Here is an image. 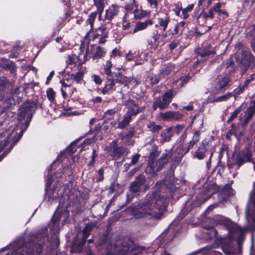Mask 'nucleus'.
Wrapping results in <instances>:
<instances>
[{"label": "nucleus", "mask_w": 255, "mask_h": 255, "mask_svg": "<svg viewBox=\"0 0 255 255\" xmlns=\"http://www.w3.org/2000/svg\"><path fill=\"white\" fill-rule=\"evenodd\" d=\"M60 220V219L58 218H57V216L56 215H54L53 217L52 222L53 223V227H52V230H54L55 231H57L59 227V223L58 221ZM57 231L55 232L54 233H56Z\"/></svg>", "instance_id": "nucleus-45"}, {"label": "nucleus", "mask_w": 255, "mask_h": 255, "mask_svg": "<svg viewBox=\"0 0 255 255\" xmlns=\"http://www.w3.org/2000/svg\"><path fill=\"white\" fill-rule=\"evenodd\" d=\"M107 23L102 24L96 30V32H100V34H103L107 33L106 32L107 27Z\"/></svg>", "instance_id": "nucleus-51"}, {"label": "nucleus", "mask_w": 255, "mask_h": 255, "mask_svg": "<svg viewBox=\"0 0 255 255\" xmlns=\"http://www.w3.org/2000/svg\"><path fill=\"white\" fill-rule=\"evenodd\" d=\"M133 13L135 19H141L144 16L143 11L140 9H135Z\"/></svg>", "instance_id": "nucleus-48"}, {"label": "nucleus", "mask_w": 255, "mask_h": 255, "mask_svg": "<svg viewBox=\"0 0 255 255\" xmlns=\"http://www.w3.org/2000/svg\"><path fill=\"white\" fill-rule=\"evenodd\" d=\"M201 132L199 131H195L192 137L191 140L189 142L187 152L189 151V150L193 148L194 145L199 141Z\"/></svg>", "instance_id": "nucleus-29"}, {"label": "nucleus", "mask_w": 255, "mask_h": 255, "mask_svg": "<svg viewBox=\"0 0 255 255\" xmlns=\"http://www.w3.org/2000/svg\"><path fill=\"white\" fill-rule=\"evenodd\" d=\"M166 198L153 192L152 196L132 208V214L137 219L148 218L159 220L163 217L167 206Z\"/></svg>", "instance_id": "nucleus-1"}, {"label": "nucleus", "mask_w": 255, "mask_h": 255, "mask_svg": "<svg viewBox=\"0 0 255 255\" xmlns=\"http://www.w3.org/2000/svg\"><path fill=\"white\" fill-rule=\"evenodd\" d=\"M84 74L85 71H78L76 74H72V78H73V80L75 81L77 84H79L83 79Z\"/></svg>", "instance_id": "nucleus-34"}, {"label": "nucleus", "mask_w": 255, "mask_h": 255, "mask_svg": "<svg viewBox=\"0 0 255 255\" xmlns=\"http://www.w3.org/2000/svg\"><path fill=\"white\" fill-rule=\"evenodd\" d=\"M159 152L157 150L153 151L149 156L148 164L145 168V172L151 176L155 175L156 173L161 170L167 164L168 159L172 156L170 151L163 153L161 156L157 158Z\"/></svg>", "instance_id": "nucleus-3"}, {"label": "nucleus", "mask_w": 255, "mask_h": 255, "mask_svg": "<svg viewBox=\"0 0 255 255\" xmlns=\"http://www.w3.org/2000/svg\"><path fill=\"white\" fill-rule=\"evenodd\" d=\"M145 248L139 247L130 239L114 246V249L107 255H138Z\"/></svg>", "instance_id": "nucleus-4"}, {"label": "nucleus", "mask_w": 255, "mask_h": 255, "mask_svg": "<svg viewBox=\"0 0 255 255\" xmlns=\"http://www.w3.org/2000/svg\"><path fill=\"white\" fill-rule=\"evenodd\" d=\"M47 177H48V179H47V184H46L47 188L50 187V186L52 183V182H53V180L52 179V177L51 175H50L49 174H48Z\"/></svg>", "instance_id": "nucleus-62"}, {"label": "nucleus", "mask_w": 255, "mask_h": 255, "mask_svg": "<svg viewBox=\"0 0 255 255\" xmlns=\"http://www.w3.org/2000/svg\"><path fill=\"white\" fill-rule=\"evenodd\" d=\"M173 128H169L163 130L160 134V142L164 143L169 141L173 135Z\"/></svg>", "instance_id": "nucleus-25"}, {"label": "nucleus", "mask_w": 255, "mask_h": 255, "mask_svg": "<svg viewBox=\"0 0 255 255\" xmlns=\"http://www.w3.org/2000/svg\"><path fill=\"white\" fill-rule=\"evenodd\" d=\"M135 2V0H132V3L131 2L130 4H127L125 5V8L127 12H131L132 10L133 6V4Z\"/></svg>", "instance_id": "nucleus-56"}, {"label": "nucleus", "mask_w": 255, "mask_h": 255, "mask_svg": "<svg viewBox=\"0 0 255 255\" xmlns=\"http://www.w3.org/2000/svg\"><path fill=\"white\" fill-rule=\"evenodd\" d=\"M176 94V91L170 89L165 92L161 98H156L152 107L153 110L155 111L158 108L160 110L167 108Z\"/></svg>", "instance_id": "nucleus-9"}, {"label": "nucleus", "mask_w": 255, "mask_h": 255, "mask_svg": "<svg viewBox=\"0 0 255 255\" xmlns=\"http://www.w3.org/2000/svg\"><path fill=\"white\" fill-rule=\"evenodd\" d=\"M113 66V64L110 61H107L104 68V72L107 77L113 76V73L111 71V68Z\"/></svg>", "instance_id": "nucleus-35"}, {"label": "nucleus", "mask_w": 255, "mask_h": 255, "mask_svg": "<svg viewBox=\"0 0 255 255\" xmlns=\"http://www.w3.org/2000/svg\"><path fill=\"white\" fill-rule=\"evenodd\" d=\"M233 96V94L231 92H228L226 94L218 97L214 100L215 102L227 101Z\"/></svg>", "instance_id": "nucleus-36"}, {"label": "nucleus", "mask_w": 255, "mask_h": 255, "mask_svg": "<svg viewBox=\"0 0 255 255\" xmlns=\"http://www.w3.org/2000/svg\"><path fill=\"white\" fill-rule=\"evenodd\" d=\"M151 6H153L156 9L157 8L158 1L157 0H147Z\"/></svg>", "instance_id": "nucleus-61"}, {"label": "nucleus", "mask_w": 255, "mask_h": 255, "mask_svg": "<svg viewBox=\"0 0 255 255\" xmlns=\"http://www.w3.org/2000/svg\"><path fill=\"white\" fill-rule=\"evenodd\" d=\"M175 70V65L172 63H169L163 65L160 70L161 76L165 77L170 74L172 72Z\"/></svg>", "instance_id": "nucleus-24"}, {"label": "nucleus", "mask_w": 255, "mask_h": 255, "mask_svg": "<svg viewBox=\"0 0 255 255\" xmlns=\"http://www.w3.org/2000/svg\"><path fill=\"white\" fill-rule=\"evenodd\" d=\"M245 89H246L242 85H240L232 93L233 94V96L236 98L238 95L242 93Z\"/></svg>", "instance_id": "nucleus-43"}, {"label": "nucleus", "mask_w": 255, "mask_h": 255, "mask_svg": "<svg viewBox=\"0 0 255 255\" xmlns=\"http://www.w3.org/2000/svg\"><path fill=\"white\" fill-rule=\"evenodd\" d=\"M126 151V149L123 147L118 146L117 139L114 140L109 145V154L115 159H119Z\"/></svg>", "instance_id": "nucleus-14"}, {"label": "nucleus", "mask_w": 255, "mask_h": 255, "mask_svg": "<svg viewBox=\"0 0 255 255\" xmlns=\"http://www.w3.org/2000/svg\"><path fill=\"white\" fill-rule=\"evenodd\" d=\"M252 156V153L251 150L246 149L243 151L241 156L239 158L238 163L239 165H243L245 162L251 161Z\"/></svg>", "instance_id": "nucleus-22"}, {"label": "nucleus", "mask_w": 255, "mask_h": 255, "mask_svg": "<svg viewBox=\"0 0 255 255\" xmlns=\"http://www.w3.org/2000/svg\"><path fill=\"white\" fill-rule=\"evenodd\" d=\"M178 45V42L176 41H172L170 44H169V48L171 50H173L175 48L177 47Z\"/></svg>", "instance_id": "nucleus-63"}, {"label": "nucleus", "mask_w": 255, "mask_h": 255, "mask_svg": "<svg viewBox=\"0 0 255 255\" xmlns=\"http://www.w3.org/2000/svg\"><path fill=\"white\" fill-rule=\"evenodd\" d=\"M224 65L226 67V68H228L229 67L233 68L234 65V63L232 60V59L230 58L227 59L225 62Z\"/></svg>", "instance_id": "nucleus-55"}, {"label": "nucleus", "mask_w": 255, "mask_h": 255, "mask_svg": "<svg viewBox=\"0 0 255 255\" xmlns=\"http://www.w3.org/2000/svg\"><path fill=\"white\" fill-rule=\"evenodd\" d=\"M14 85V82H10L6 77H0V90L6 91L10 86Z\"/></svg>", "instance_id": "nucleus-27"}, {"label": "nucleus", "mask_w": 255, "mask_h": 255, "mask_svg": "<svg viewBox=\"0 0 255 255\" xmlns=\"http://www.w3.org/2000/svg\"><path fill=\"white\" fill-rule=\"evenodd\" d=\"M232 85L231 76H218L214 80L213 91L217 94H223Z\"/></svg>", "instance_id": "nucleus-10"}, {"label": "nucleus", "mask_w": 255, "mask_h": 255, "mask_svg": "<svg viewBox=\"0 0 255 255\" xmlns=\"http://www.w3.org/2000/svg\"><path fill=\"white\" fill-rule=\"evenodd\" d=\"M139 157L140 155L138 154L133 155L131 158V164H136L138 162Z\"/></svg>", "instance_id": "nucleus-58"}, {"label": "nucleus", "mask_w": 255, "mask_h": 255, "mask_svg": "<svg viewBox=\"0 0 255 255\" xmlns=\"http://www.w3.org/2000/svg\"><path fill=\"white\" fill-rule=\"evenodd\" d=\"M147 127L152 133H158L162 128V126L155 125L153 122H150Z\"/></svg>", "instance_id": "nucleus-32"}, {"label": "nucleus", "mask_w": 255, "mask_h": 255, "mask_svg": "<svg viewBox=\"0 0 255 255\" xmlns=\"http://www.w3.org/2000/svg\"><path fill=\"white\" fill-rule=\"evenodd\" d=\"M97 155L96 154V150L95 149H94L92 152L91 159L90 161V162L88 163V165H93L95 162V159L97 157Z\"/></svg>", "instance_id": "nucleus-54"}, {"label": "nucleus", "mask_w": 255, "mask_h": 255, "mask_svg": "<svg viewBox=\"0 0 255 255\" xmlns=\"http://www.w3.org/2000/svg\"><path fill=\"white\" fill-rule=\"evenodd\" d=\"M171 128H173V131H175L176 134H179L183 130L184 125H177L175 127H172Z\"/></svg>", "instance_id": "nucleus-47"}, {"label": "nucleus", "mask_w": 255, "mask_h": 255, "mask_svg": "<svg viewBox=\"0 0 255 255\" xmlns=\"http://www.w3.org/2000/svg\"><path fill=\"white\" fill-rule=\"evenodd\" d=\"M36 109V105L35 103L30 101H26V103L22 104L18 110V121L22 122L25 119L26 115H27L26 121L24 123L25 128L22 129L20 131V134L18 138L15 140V143H16L19 138L22 136L23 131L26 129L29 126V123L30 122L32 117V112H34Z\"/></svg>", "instance_id": "nucleus-6"}, {"label": "nucleus", "mask_w": 255, "mask_h": 255, "mask_svg": "<svg viewBox=\"0 0 255 255\" xmlns=\"http://www.w3.org/2000/svg\"><path fill=\"white\" fill-rule=\"evenodd\" d=\"M210 153V160L213 155L212 148L209 144V142L206 140L202 141L201 145L195 152V156L199 160L203 159L207 154Z\"/></svg>", "instance_id": "nucleus-12"}, {"label": "nucleus", "mask_w": 255, "mask_h": 255, "mask_svg": "<svg viewBox=\"0 0 255 255\" xmlns=\"http://www.w3.org/2000/svg\"><path fill=\"white\" fill-rule=\"evenodd\" d=\"M151 83L152 84H156L160 81V78L157 76L150 77Z\"/></svg>", "instance_id": "nucleus-59"}, {"label": "nucleus", "mask_w": 255, "mask_h": 255, "mask_svg": "<svg viewBox=\"0 0 255 255\" xmlns=\"http://www.w3.org/2000/svg\"><path fill=\"white\" fill-rule=\"evenodd\" d=\"M183 117V115L178 112L167 111L160 113V118L164 121H178Z\"/></svg>", "instance_id": "nucleus-15"}, {"label": "nucleus", "mask_w": 255, "mask_h": 255, "mask_svg": "<svg viewBox=\"0 0 255 255\" xmlns=\"http://www.w3.org/2000/svg\"><path fill=\"white\" fill-rule=\"evenodd\" d=\"M94 227V225L93 224H87L85 228L83 231V236L84 237L85 240H87L90 235V232Z\"/></svg>", "instance_id": "nucleus-33"}, {"label": "nucleus", "mask_w": 255, "mask_h": 255, "mask_svg": "<svg viewBox=\"0 0 255 255\" xmlns=\"http://www.w3.org/2000/svg\"><path fill=\"white\" fill-rule=\"evenodd\" d=\"M76 59L75 57H72L71 56L69 55L68 57V60L67 63L69 65H72L75 63V60Z\"/></svg>", "instance_id": "nucleus-60"}, {"label": "nucleus", "mask_w": 255, "mask_h": 255, "mask_svg": "<svg viewBox=\"0 0 255 255\" xmlns=\"http://www.w3.org/2000/svg\"><path fill=\"white\" fill-rule=\"evenodd\" d=\"M116 111L115 109H111L108 110L105 113L104 117L110 119L112 118V116H113L116 114Z\"/></svg>", "instance_id": "nucleus-49"}, {"label": "nucleus", "mask_w": 255, "mask_h": 255, "mask_svg": "<svg viewBox=\"0 0 255 255\" xmlns=\"http://www.w3.org/2000/svg\"><path fill=\"white\" fill-rule=\"evenodd\" d=\"M245 212L250 228L255 229V190H253L250 193Z\"/></svg>", "instance_id": "nucleus-8"}, {"label": "nucleus", "mask_w": 255, "mask_h": 255, "mask_svg": "<svg viewBox=\"0 0 255 255\" xmlns=\"http://www.w3.org/2000/svg\"><path fill=\"white\" fill-rule=\"evenodd\" d=\"M10 89L9 90V93L11 96H13L15 94L16 95L19 93V87H14V85H12L10 86Z\"/></svg>", "instance_id": "nucleus-52"}, {"label": "nucleus", "mask_w": 255, "mask_h": 255, "mask_svg": "<svg viewBox=\"0 0 255 255\" xmlns=\"http://www.w3.org/2000/svg\"><path fill=\"white\" fill-rule=\"evenodd\" d=\"M94 4L97 7V10L104 11L105 7V0H94Z\"/></svg>", "instance_id": "nucleus-42"}, {"label": "nucleus", "mask_w": 255, "mask_h": 255, "mask_svg": "<svg viewBox=\"0 0 255 255\" xmlns=\"http://www.w3.org/2000/svg\"><path fill=\"white\" fill-rule=\"evenodd\" d=\"M221 3L218 2L212 8H211V9L213 11V12L215 11L220 14L221 12H222V10L221 9Z\"/></svg>", "instance_id": "nucleus-50"}, {"label": "nucleus", "mask_w": 255, "mask_h": 255, "mask_svg": "<svg viewBox=\"0 0 255 255\" xmlns=\"http://www.w3.org/2000/svg\"><path fill=\"white\" fill-rule=\"evenodd\" d=\"M4 69L8 70L10 73L14 75H16V66L15 63L11 61H7L3 66Z\"/></svg>", "instance_id": "nucleus-30"}, {"label": "nucleus", "mask_w": 255, "mask_h": 255, "mask_svg": "<svg viewBox=\"0 0 255 255\" xmlns=\"http://www.w3.org/2000/svg\"><path fill=\"white\" fill-rule=\"evenodd\" d=\"M236 58L238 63L246 68H248L251 65H255V57L248 48H243L241 56H238Z\"/></svg>", "instance_id": "nucleus-11"}, {"label": "nucleus", "mask_w": 255, "mask_h": 255, "mask_svg": "<svg viewBox=\"0 0 255 255\" xmlns=\"http://www.w3.org/2000/svg\"><path fill=\"white\" fill-rule=\"evenodd\" d=\"M219 224L226 227L228 231V237L223 241V250L224 253L226 255L242 253L246 230L228 219L219 220Z\"/></svg>", "instance_id": "nucleus-2"}, {"label": "nucleus", "mask_w": 255, "mask_h": 255, "mask_svg": "<svg viewBox=\"0 0 255 255\" xmlns=\"http://www.w3.org/2000/svg\"><path fill=\"white\" fill-rule=\"evenodd\" d=\"M104 170L103 168H101L98 171V174H99V178L97 179V181L99 182L103 180L104 177Z\"/></svg>", "instance_id": "nucleus-53"}, {"label": "nucleus", "mask_w": 255, "mask_h": 255, "mask_svg": "<svg viewBox=\"0 0 255 255\" xmlns=\"http://www.w3.org/2000/svg\"><path fill=\"white\" fill-rule=\"evenodd\" d=\"M116 83L110 77H107L106 83L102 90L103 94H109L111 92L115 90Z\"/></svg>", "instance_id": "nucleus-21"}, {"label": "nucleus", "mask_w": 255, "mask_h": 255, "mask_svg": "<svg viewBox=\"0 0 255 255\" xmlns=\"http://www.w3.org/2000/svg\"><path fill=\"white\" fill-rule=\"evenodd\" d=\"M145 177L142 174L136 177L135 180L130 184V191L133 193L139 192L141 189V186L145 183Z\"/></svg>", "instance_id": "nucleus-16"}, {"label": "nucleus", "mask_w": 255, "mask_h": 255, "mask_svg": "<svg viewBox=\"0 0 255 255\" xmlns=\"http://www.w3.org/2000/svg\"><path fill=\"white\" fill-rule=\"evenodd\" d=\"M152 24L153 22L150 19H148L144 22H137L135 25L133 30V33H135L138 31L142 30L145 29L148 25H151Z\"/></svg>", "instance_id": "nucleus-26"}, {"label": "nucleus", "mask_w": 255, "mask_h": 255, "mask_svg": "<svg viewBox=\"0 0 255 255\" xmlns=\"http://www.w3.org/2000/svg\"><path fill=\"white\" fill-rule=\"evenodd\" d=\"M234 190L231 186L229 185H226L222 190L223 194L227 196H231L234 194Z\"/></svg>", "instance_id": "nucleus-41"}, {"label": "nucleus", "mask_w": 255, "mask_h": 255, "mask_svg": "<svg viewBox=\"0 0 255 255\" xmlns=\"http://www.w3.org/2000/svg\"><path fill=\"white\" fill-rule=\"evenodd\" d=\"M251 46L253 51L255 53V37H253L251 40Z\"/></svg>", "instance_id": "nucleus-64"}, {"label": "nucleus", "mask_w": 255, "mask_h": 255, "mask_svg": "<svg viewBox=\"0 0 255 255\" xmlns=\"http://www.w3.org/2000/svg\"><path fill=\"white\" fill-rule=\"evenodd\" d=\"M242 111V107H239L235 111L231 114V115L230 118L227 121V123H230L231 121H232L236 117H237L238 115Z\"/></svg>", "instance_id": "nucleus-44"}, {"label": "nucleus", "mask_w": 255, "mask_h": 255, "mask_svg": "<svg viewBox=\"0 0 255 255\" xmlns=\"http://www.w3.org/2000/svg\"><path fill=\"white\" fill-rule=\"evenodd\" d=\"M103 11H100V10H97V11L93 12L88 16V18L86 20V24L87 26L90 25V30L87 33V35L90 32H93L94 30V23L95 21L96 18L97 14H99L98 19L99 20H101L102 14Z\"/></svg>", "instance_id": "nucleus-17"}, {"label": "nucleus", "mask_w": 255, "mask_h": 255, "mask_svg": "<svg viewBox=\"0 0 255 255\" xmlns=\"http://www.w3.org/2000/svg\"><path fill=\"white\" fill-rule=\"evenodd\" d=\"M199 17H202L204 19H213L214 17V12L210 8L208 12L203 11L200 14Z\"/></svg>", "instance_id": "nucleus-38"}, {"label": "nucleus", "mask_w": 255, "mask_h": 255, "mask_svg": "<svg viewBox=\"0 0 255 255\" xmlns=\"http://www.w3.org/2000/svg\"><path fill=\"white\" fill-rule=\"evenodd\" d=\"M255 77V74H253L250 75L244 82L243 84L242 85L245 89L247 88L249 84L254 80Z\"/></svg>", "instance_id": "nucleus-46"}, {"label": "nucleus", "mask_w": 255, "mask_h": 255, "mask_svg": "<svg viewBox=\"0 0 255 255\" xmlns=\"http://www.w3.org/2000/svg\"><path fill=\"white\" fill-rule=\"evenodd\" d=\"M105 55V51L103 48L100 47L97 48L96 51L93 57V59L101 58Z\"/></svg>", "instance_id": "nucleus-39"}, {"label": "nucleus", "mask_w": 255, "mask_h": 255, "mask_svg": "<svg viewBox=\"0 0 255 255\" xmlns=\"http://www.w3.org/2000/svg\"><path fill=\"white\" fill-rule=\"evenodd\" d=\"M42 246L39 243L28 242L23 243L21 246L12 252L11 255H41Z\"/></svg>", "instance_id": "nucleus-7"}, {"label": "nucleus", "mask_w": 255, "mask_h": 255, "mask_svg": "<svg viewBox=\"0 0 255 255\" xmlns=\"http://www.w3.org/2000/svg\"><path fill=\"white\" fill-rule=\"evenodd\" d=\"M198 56H200L202 59H198L197 61V63L204 62L208 60L210 55H215L216 54L215 50L212 48L210 44L203 47L196 51Z\"/></svg>", "instance_id": "nucleus-13"}, {"label": "nucleus", "mask_w": 255, "mask_h": 255, "mask_svg": "<svg viewBox=\"0 0 255 255\" xmlns=\"http://www.w3.org/2000/svg\"><path fill=\"white\" fill-rule=\"evenodd\" d=\"M135 133V129L134 128H130L127 133L122 132L119 134V136L121 137V139L124 140L127 144H129L131 138Z\"/></svg>", "instance_id": "nucleus-23"}, {"label": "nucleus", "mask_w": 255, "mask_h": 255, "mask_svg": "<svg viewBox=\"0 0 255 255\" xmlns=\"http://www.w3.org/2000/svg\"><path fill=\"white\" fill-rule=\"evenodd\" d=\"M119 11V6L115 4H112L106 10L103 21H111L116 16H117Z\"/></svg>", "instance_id": "nucleus-18"}, {"label": "nucleus", "mask_w": 255, "mask_h": 255, "mask_svg": "<svg viewBox=\"0 0 255 255\" xmlns=\"http://www.w3.org/2000/svg\"><path fill=\"white\" fill-rule=\"evenodd\" d=\"M92 77H93V80L95 82V83H96L97 84H98V85L101 84V83L102 82V80L99 76L97 75H94L92 76Z\"/></svg>", "instance_id": "nucleus-57"}, {"label": "nucleus", "mask_w": 255, "mask_h": 255, "mask_svg": "<svg viewBox=\"0 0 255 255\" xmlns=\"http://www.w3.org/2000/svg\"><path fill=\"white\" fill-rule=\"evenodd\" d=\"M46 94L49 101L53 103L55 101V92L52 88H49L47 90Z\"/></svg>", "instance_id": "nucleus-37"}, {"label": "nucleus", "mask_w": 255, "mask_h": 255, "mask_svg": "<svg viewBox=\"0 0 255 255\" xmlns=\"http://www.w3.org/2000/svg\"><path fill=\"white\" fill-rule=\"evenodd\" d=\"M169 21V17L167 14H165V16L158 18V23L159 25L163 27V30L165 31Z\"/></svg>", "instance_id": "nucleus-31"}, {"label": "nucleus", "mask_w": 255, "mask_h": 255, "mask_svg": "<svg viewBox=\"0 0 255 255\" xmlns=\"http://www.w3.org/2000/svg\"><path fill=\"white\" fill-rule=\"evenodd\" d=\"M255 115V100L251 102L250 106L247 109L244 119L245 125L247 124Z\"/></svg>", "instance_id": "nucleus-20"}, {"label": "nucleus", "mask_w": 255, "mask_h": 255, "mask_svg": "<svg viewBox=\"0 0 255 255\" xmlns=\"http://www.w3.org/2000/svg\"><path fill=\"white\" fill-rule=\"evenodd\" d=\"M110 77L112 78V80L116 84L118 83L120 85H126L128 81V78L123 75L120 69H118L117 72H114L113 76Z\"/></svg>", "instance_id": "nucleus-19"}, {"label": "nucleus", "mask_w": 255, "mask_h": 255, "mask_svg": "<svg viewBox=\"0 0 255 255\" xmlns=\"http://www.w3.org/2000/svg\"><path fill=\"white\" fill-rule=\"evenodd\" d=\"M125 105L128 110L124 115L123 120L118 124V128L121 129L127 127L131 122L132 117L136 116L144 109V107H139L134 101L130 99L125 101Z\"/></svg>", "instance_id": "nucleus-5"}, {"label": "nucleus", "mask_w": 255, "mask_h": 255, "mask_svg": "<svg viewBox=\"0 0 255 255\" xmlns=\"http://www.w3.org/2000/svg\"><path fill=\"white\" fill-rule=\"evenodd\" d=\"M194 4H191L189 5L187 7H186L185 8L182 9L181 8V10H182V14H183V19H186L188 17V12L191 11L193 7H194Z\"/></svg>", "instance_id": "nucleus-40"}, {"label": "nucleus", "mask_w": 255, "mask_h": 255, "mask_svg": "<svg viewBox=\"0 0 255 255\" xmlns=\"http://www.w3.org/2000/svg\"><path fill=\"white\" fill-rule=\"evenodd\" d=\"M4 107L0 110V115L2 114L5 111L11 108L12 106H14L15 105V100L13 98L10 97L8 98L4 102Z\"/></svg>", "instance_id": "nucleus-28"}]
</instances>
